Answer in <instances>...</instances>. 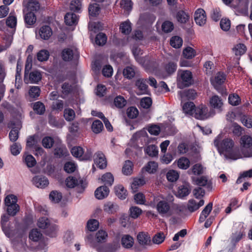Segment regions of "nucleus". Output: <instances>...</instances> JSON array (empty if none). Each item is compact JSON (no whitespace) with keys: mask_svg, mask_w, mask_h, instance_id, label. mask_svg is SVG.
<instances>
[{"mask_svg":"<svg viewBox=\"0 0 252 252\" xmlns=\"http://www.w3.org/2000/svg\"><path fill=\"white\" fill-rule=\"evenodd\" d=\"M32 108L34 112L38 115H43L45 111V107L43 103L37 101L32 104Z\"/></svg>","mask_w":252,"mask_h":252,"instance_id":"obj_37","label":"nucleus"},{"mask_svg":"<svg viewBox=\"0 0 252 252\" xmlns=\"http://www.w3.org/2000/svg\"><path fill=\"white\" fill-rule=\"evenodd\" d=\"M180 94L182 99H194L196 97V93L194 90L189 89L180 92Z\"/></svg>","mask_w":252,"mask_h":252,"instance_id":"obj_32","label":"nucleus"},{"mask_svg":"<svg viewBox=\"0 0 252 252\" xmlns=\"http://www.w3.org/2000/svg\"><path fill=\"white\" fill-rule=\"evenodd\" d=\"M39 33L41 38L47 40L52 35V31L49 26H43L40 28Z\"/></svg>","mask_w":252,"mask_h":252,"instance_id":"obj_25","label":"nucleus"},{"mask_svg":"<svg viewBox=\"0 0 252 252\" xmlns=\"http://www.w3.org/2000/svg\"><path fill=\"white\" fill-rule=\"evenodd\" d=\"M23 158L25 163L28 167H32L36 163L34 158L31 155H25L23 156Z\"/></svg>","mask_w":252,"mask_h":252,"instance_id":"obj_42","label":"nucleus"},{"mask_svg":"<svg viewBox=\"0 0 252 252\" xmlns=\"http://www.w3.org/2000/svg\"><path fill=\"white\" fill-rule=\"evenodd\" d=\"M6 76V70L4 65L0 63V94L3 95L5 86L2 84Z\"/></svg>","mask_w":252,"mask_h":252,"instance_id":"obj_23","label":"nucleus"},{"mask_svg":"<svg viewBox=\"0 0 252 252\" xmlns=\"http://www.w3.org/2000/svg\"><path fill=\"white\" fill-rule=\"evenodd\" d=\"M145 184V181L143 178H135L131 185V188L134 192L136 191L137 188Z\"/></svg>","mask_w":252,"mask_h":252,"instance_id":"obj_45","label":"nucleus"},{"mask_svg":"<svg viewBox=\"0 0 252 252\" xmlns=\"http://www.w3.org/2000/svg\"><path fill=\"white\" fill-rule=\"evenodd\" d=\"M179 177V173L174 170H169L166 174L167 179L170 182L176 181L178 179Z\"/></svg>","mask_w":252,"mask_h":252,"instance_id":"obj_52","label":"nucleus"},{"mask_svg":"<svg viewBox=\"0 0 252 252\" xmlns=\"http://www.w3.org/2000/svg\"><path fill=\"white\" fill-rule=\"evenodd\" d=\"M210 104L212 107L220 110L223 105V102L220 97L215 95L210 98Z\"/></svg>","mask_w":252,"mask_h":252,"instance_id":"obj_27","label":"nucleus"},{"mask_svg":"<svg viewBox=\"0 0 252 252\" xmlns=\"http://www.w3.org/2000/svg\"><path fill=\"white\" fill-rule=\"evenodd\" d=\"M37 225L43 229V232L47 236L54 238L57 236L58 226L51 221H37Z\"/></svg>","mask_w":252,"mask_h":252,"instance_id":"obj_4","label":"nucleus"},{"mask_svg":"<svg viewBox=\"0 0 252 252\" xmlns=\"http://www.w3.org/2000/svg\"><path fill=\"white\" fill-rule=\"evenodd\" d=\"M66 186L70 188H73L75 186L80 187L84 189L86 187V183L83 179L79 178L78 180L75 177H68L65 180Z\"/></svg>","mask_w":252,"mask_h":252,"instance_id":"obj_10","label":"nucleus"},{"mask_svg":"<svg viewBox=\"0 0 252 252\" xmlns=\"http://www.w3.org/2000/svg\"><path fill=\"white\" fill-rule=\"evenodd\" d=\"M41 73L37 70H34L29 73V70L26 68L24 74V81L25 83H37L41 79Z\"/></svg>","mask_w":252,"mask_h":252,"instance_id":"obj_7","label":"nucleus"},{"mask_svg":"<svg viewBox=\"0 0 252 252\" xmlns=\"http://www.w3.org/2000/svg\"><path fill=\"white\" fill-rule=\"evenodd\" d=\"M122 33L125 34H128L131 31V23L129 21L122 23L120 27Z\"/></svg>","mask_w":252,"mask_h":252,"instance_id":"obj_46","label":"nucleus"},{"mask_svg":"<svg viewBox=\"0 0 252 252\" xmlns=\"http://www.w3.org/2000/svg\"><path fill=\"white\" fill-rule=\"evenodd\" d=\"M170 45L175 48H179L182 45V39L178 36H175L172 37L170 39Z\"/></svg>","mask_w":252,"mask_h":252,"instance_id":"obj_53","label":"nucleus"},{"mask_svg":"<svg viewBox=\"0 0 252 252\" xmlns=\"http://www.w3.org/2000/svg\"><path fill=\"white\" fill-rule=\"evenodd\" d=\"M189 160L185 157L180 158L177 162L178 166L179 168L182 169H187L190 165Z\"/></svg>","mask_w":252,"mask_h":252,"instance_id":"obj_40","label":"nucleus"},{"mask_svg":"<svg viewBox=\"0 0 252 252\" xmlns=\"http://www.w3.org/2000/svg\"><path fill=\"white\" fill-rule=\"evenodd\" d=\"M137 240L139 244L143 248L151 245V238L147 232H139L137 236Z\"/></svg>","mask_w":252,"mask_h":252,"instance_id":"obj_15","label":"nucleus"},{"mask_svg":"<svg viewBox=\"0 0 252 252\" xmlns=\"http://www.w3.org/2000/svg\"><path fill=\"white\" fill-rule=\"evenodd\" d=\"M42 233L37 228L32 229L29 233V238L30 240L33 242H38L42 238Z\"/></svg>","mask_w":252,"mask_h":252,"instance_id":"obj_26","label":"nucleus"},{"mask_svg":"<svg viewBox=\"0 0 252 252\" xmlns=\"http://www.w3.org/2000/svg\"><path fill=\"white\" fill-rule=\"evenodd\" d=\"M194 182L198 186L205 187L208 190L212 189V183L208 180L206 177L201 176L196 178L194 180Z\"/></svg>","mask_w":252,"mask_h":252,"instance_id":"obj_20","label":"nucleus"},{"mask_svg":"<svg viewBox=\"0 0 252 252\" xmlns=\"http://www.w3.org/2000/svg\"><path fill=\"white\" fill-rule=\"evenodd\" d=\"M49 198L51 201L55 203L59 202L62 198V194L61 192L56 190L52 191L49 194Z\"/></svg>","mask_w":252,"mask_h":252,"instance_id":"obj_51","label":"nucleus"},{"mask_svg":"<svg viewBox=\"0 0 252 252\" xmlns=\"http://www.w3.org/2000/svg\"><path fill=\"white\" fill-rule=\"evenodd\" d=\"M183 55L186 59H192L196 55L195 51L190 47L186 48L183 52Z\"/></svg>","mask_w":252,"mask_h":252,"instance_id":"obj_47","label":"nucleus"},{"mask_svg":"<svg viewBox=\"0 0 252 252\" xmlns=\"http://www.w3.org/2000/svg\"><path fill=\"white\" fill-rule=\"evenodd\" d=\"M119 209V206L115 203L108 202L104 205V210L108 214H114Z\"/></svg>","mask_w":252,"mask_h":252,"instance_id":"obj_34","label":"nucleus"},{"mask_svg":"<svg viewBox=\"0 0 252 252\" xmlns=\"http://www.w3.org/2000/svg\"><path fill=\"white\" fill-rule=\"evenodd\" d=\"M136 67L134 66H128L123 70V75L127 79H130L135 75Z\"/></svg>","mask_w":252,"mask_h":252,"instance_id":"obj_30","label":"nucleus"},{"mask_svg":"<svg viewBox=\"0 0 252 252\" xmlns=\"http://www.w3.org/2000/svg\"><path fill=\"white\" fill-rule=\"evenodd\" d=\"M222 136L219 134L214 140V145L217 147L218 152L223 154L225 157L234 160L239 158V156L233 150L234 142L230 138H225L221 140Z\"/></svg>","mask_w":252,"mask_h":252,"instance_id":"obj_2","label":"nucleus"},{"mask_svg":"<svg viewBox=\"0 0 252 252\" xmlns=\"http://www.w3.org/2000/svg\"><path fill=\"white\" fill-rule=\"evenodd\" d=\"M103 128L102 122L98 120L94 121L92 125V129L95 133H100Z\"/></svg>","mask_w":252,"mask_h":252,"instance_id":"obj_41","label":"nucleus"},{"mask_svg":"<svg viewBox=\"0 0 252 252\" xmlns=\"http://www.w3.org/2000/svg\"><path fill=\"white\" fill-rule=\"evenodd\" d=\"M177 21L181 23H186L189 19V15L184 11H178L176 15Z\"/></svg>","mask_w":252,"mask_h":252,"instance_id":"obj_43","label":"nucleus"},{"mask_svg":"<svg viewBox=\"0 0 252 252\" xmlns=\"http://www.w3.org/2000/svg\"><path fill=\"white\" fill-rule=\"evenodd\" d=\"M17 198L13 194L8 195L4 199V203L6 206L7 214L1 216L0 220H7L9 216H14L20 210V207L17 204Z\"/></svg>","mask_w":252,"mask_h":252,"instance_id":"obj_3","label":"nucleus"},{"mask_svg":"<svg viewBox=\"0 0 252 252\" xmlns=\"http://www.w3.org/2000/svg\"><path fill=\"white\" fill-rule=\"evenodd\" d=\"M233 50L236 56H241L245 53L246 47L243 44H238L234 48Z\"/></svg>","mask_w":252,"mask_h":252,"instance_id":"obj_62","label":"nucleus"},{"mask_svg":"<svg viewBox=\"0 0 252 252\" xmlns=\"http://www.w3.org/2000/svg\"><path fill=\"white\" fill-rule=\"evenodd\" d=\"M208 109L205 105H200L195 108L194 110V116L195 118L199 120H204L208 118Z\"/></svg>","mask_w":252,"mask_h":252,"instance_id":"obj_12","label":"nucleus"},{"mask_svg":"<svg viewBox=\"0 0 252 252\" xmlns=\"http://www.w3.org/2000/svg\"><path fill=\"white\" fill-rule=\"evenodd\" d=\"M114 103L117 107L122 108L126 105V101L123 96L119 95L115 98Z\"/></svg>","mask_w":252,"mask_h":252,"instance_id":"obj_58","label":"nucleus"},{"mask_svg":"<svg viewBox=\"0 0 252 252\" xmlns=\"http://www.w3.org/2000/svg\"><path fill=\"white\" fill-rule=\"evenodd\" d=\"M195 106L192 102H187L183 106V110L184 112L189 115H193L194 113Z\"/></svg>","mask_w":252,"mask_h":252,"instance_id":"obj_33","label":"nucleus"},{"mask_svg":"<svg viewBox=\"0 0 252 252\" xmlns=\"http://www.w3.org/2000/svg\"><path fill=\"white\" fill-rule=\"evenodd\" d=\"M240 143L243 148L250 149V152L245 155L249 157H252V138L247 135H243L241 138Z\"/></svg>","mask_w":252,"mask_h":252,"instance_id":"obj_16","label":"nucleus"},{"mask_svg":"<svg viewBox=\"0 0 252 252\" xmlns=\"http://www.w3.org/2000/svg\"><path fill=\"white\" fill-rule=\"evenodd\" d=\"M116 195L121 199H125L127 196V190L122 185H118L115 187Z\"/></svg>","mask_w":252,"mask_h":252,"instance_id":"obj_35","label":"nucleus"},{"mask_svg":"<svg viewBox=\"0 0 252 252\" xmlns=\"http://www.w3.org/2000/svg\"><path fill=\"white\" fill-rule=\"evenodd\" d=\"M146 154L151 157H157L158 153V148L155 145H150L144 149Z\"/></svg>","mask_w":252,"mask_h":252,"instance_id":"obj_31","label":"nucleus"},{"mask_svg":"<svg viewBox=\"0 0 252 252\" xmlns=\"http://www.w3.org/2000/svg\"><path fill=\"white\" fill-rule=\"evenodd\" d=\"M245 236L246 233L243 229L232 232L229 238L230 241L229 251L231 252L235 250L237 244L245 237Z\"/></svg>","mask_w":252,"mask_h":252,"instance_id":"obj_6","label":"nucleus"},{"mask_svg":"<svg viewBox=\"0 0 252 252\" xmlns=\"http://www.w3.org/2000/svg\"><path fill=\"white\" fill-rule=\"evenodd\" d=\"M109 189L106 186L98 187L94 192L95 197L98 199H102L108 195Z\"/></svg>","mask_w":252,"mask_h":252,"instance_id":"obj_18","label":"nucleus"},{"mask_svg":"<svg viewBox=\"0 0 252 252\" xmlns=\"http://www.w3.org/2000/svg\"><path fill=\"white\" fill-rule=\"evenodd\" d=\"M157 208L160 214H166L169 211L170 206L167 201L162 200L158 202Z\"/></svg>","mask_w":252,"mask_h":252,"instance_id":"obj_29","label":"nucleus"},{"mask_svg":"<svg viewBox=\"0 0 252 252\" xmlns=\"http://www.w3.org/2000/svg\"><path fill=\"white\" fill-rule=\"evenodd\" d=\"M107 40L106 34L102 32H99L96 35L95 41L97 45L102 46L106 43Z\"/></svg>","mask_w":252,"mask_h":252,"instance_id":"obj_50","label":"nucleus"},{"mask_svg":"<svg viewBox=\"0 0 252 252\" xmlns=\"http://www.w3.org/2000/svg\"><path fill=\"white\" fill-rule=\"evenodd\" d=\"M132 53L135 57V59L141 64H144L145 63V59L139 57V55L142 54V51L141 49L137 47H133L132 48Z\"/></svg>","mask_w":252,"mask_h":252,"instance_id":"obj_44","label":"nucleus"},{"mask_svg":"<svg viewBox=\"0 0 252 252\" xmlns=\"http://www.w3.org/2000/svg\"><path fill=\"white\" fill-rule=\"evenodd\" d=\"M241 99L238 94H231L229 95L228 101L232 105L236 106L239 104Z\"/></svg>","mask_w":252,"mask_h":252,"instance_id":"obj_64","label":"nucleus"},{"mask_svg":"<svg viewBox=\"0 0 252 252\" xmlns=\"http://www.w3.org/2000/svg\"><path fill=\"white\" fill-rule=\"evenodd\" d=\"M49 57V52L47 50H41L37 54V58L40 62L47 61Z\"/></svg>","mask_w":252,"mask_h":252,"instance_id":"obj_60","label":"nucleus"},{"mask_svg":"<svg viewBox=\"0 0 252 252\" xmlns=\"http://www.w3.org/2000/svg\"><path fill=\"white\" fill-rule=\"evenodd\" d=\"M24 20L27 28L33 25L36 21L35 13L33 12H28L24 16Z\"/></svg>","mask_w":252,"mask_h":252,"instance_id":"obj_24","label":"nucleus"},{"mask_svg":"<svg viewBox=\"0 0 252 252\" xmlns=\"http://www.w3.org/2000/svg\"><path fill=\"white\" fill-rule=\"evenodd\" d=\"M190 192L189 186L188 184L183 185L178 187L176 196L180 198L187 196Z\"/></svg>","mask_w":252,"mask_h":252,"instance_id":"obj_19","label":"nucleus"},{"mask_svg":"<svg viewBox=\"0 0 252 252\" xmlns=\"http://www.w3.org/2000/svg\"><path fill=\"white\" fill-rule=\"evenodd\" d=\"M94 162L100 169H104L107 166V161L103 153L100 151L95 153L94 156Z\"/></svg>","mask_w":252,"mask_h":252,"instance_id":"obj_11","label":"nucleus"},{"mask_svg":"<svg viewBox=\"0 0 252 252\" xmlns=\"http://www.w3.org/2000/svg\"><path fill=\"white\" fill-rule=\"evenodd\" d=\"M147 83V80L143 78L138 79L136 81L135 86L138 89V92L137 93L138 95L148 94L149 91Z\"/></svg>","mask_w":252,"mask_h":252,"instance_id":"obj_14","label":"nucleus"},{"mask_svg":"<svg viewBox=\"0 0 252 252\" xmlns=\"http://www.w3.org/2000/svg\"><path fill=\"white\" fill-rule=\"evenodd\" d=\"M79 57V52L75 48H67L62 52V58L65 62L77 60Z\"/></svg>","mask_w":252,"mask_h":252,"instance_id":"obj_8","label":"nucleus"},{"mask_svg":"<svg viewBox=\"0 0 252 252\" xmlns=\"http://www.w3.org/2000/svg\"><path fill=\"white\" fill-rule=\"evenodd\" d=\"M177 60L169 61L165 65L164 68L168 74L173 73L177 69Z\"/></svg>","mask_w":252,"mask_h":252,"instance_id":"obj_36","label":"nucleus"},{"mask_svg":"<svg viewBox=\"0 0 252 252\" xmlns=\"http://www.w3.org/2000/svg\"><path fill=\"white\" fill-rule=\"evenodd\" d=\"M225 79L226 77L223 73L220 72H218L215 76L214 81L213 82L215 89L219 91L220 88V86L224 82Z\"/></svg>","mask_w":252,"mask_h":252,"instance_id":"obj_22","label":"nucleus"},{"mask_svg":"<svg viewBox=\"0 0 252 252\" xmlns=\"http://www.w3.org/2000/svg\"><path fill=\"white\" fill-rule=\"evenodd\" d=\"M40 4L36 0H32L29 1L27 6L28 12H33L35 13L39 10Z\"/></svg>","mask_w":252,"mask_h":252,"instance_id":"obj_38","label":"nucleus"},{"mask_svg":"<svg viewBox=\"0 0 252 252\" xmlns=\"http://www.w3.org/2000/svg\"><path fill=\"white\" fill-rule=\"evenodd\" d=\"M249 0H237L234 2L231 7L241 14H246L248 12Z\"/></svg>","mask_w":252,"mask_h":252,"instance_id":"obj_9","label":"nucleus"},{"mask_svg":"<svg viewBox=\"0 0 252 252\" xmlns=\"http://www.w3.org/2000/svg\"><path fill=\"white\" fill-rule=\"evenodd\" d=\"M194 18L197 25L200 26L204 25L206 22L205 11L201 8L197 9L194 13Z\"/></svg>","mask_w":252,"mask_h":252,"instance_id":"obj_13","label":"nucleus"},{"mask_svg":"<svg viewBox=\"0 0 252 252\" xmlns=\"http://www.w3.org/2000/svg\"><path fill=\"white\" fill-rule=\"evenodd\" d=\"M192 75L188 70L183 71L180 73V77L178 80L177 86L180 89H183L189 86L192 83Z\"/></svg>","mask_w":252,"mask_h":252,"instance_id":"obj_5","label":"nucleus"},{"mask_svg":"<svg viewBox=\"0 0 252 252\" xmlns=\"http://www.w3.org/2000/svg\"><path fill=\"white\" fill-rule=\"evenodd\" d=\"M158 167V163L155 161H149L145 167V170L149 173H154L156 172Z\"/></svg>","mask_w":252,"mask_h":252,"instance_id":"obj_55","label":"nucleus"},{"mask_svg":"<svg viewBox=\"0 0 252 252\" xmlns=\"http://www.w3.org/2000/svg\"><path fill=\"white\" fill-rule=\"evenodd\" d=\"M213 207V203L212 202H210L203 210L202 211L200 218L199 220H203L206 219L207 217L209 215L210 213L211 212Z\"/></svg>","mask_w":252,"mask_h":252,"instance_id":"obj_48","label":"nucleus"},{"mask_svg":"<svg viewBox=\"0 0 252 252\" xmlns=\"http://www.w3.org/2000/svg\"><path fill=\"white\" fill-rule=\"evenodd\" d=\"M32 181L33 184L39 188H44L49 185L48 179L43 176H36L33 178Z\"/></svg>","mask_w":252,"mask_h":252,"instance_id":"obj_17","label":"nucleus"},{"mask_svg":"<svg viewBox=\"0 0 252 252\" xmlns=\"http://www.w3.org/2000/svg\"><path fill=\"white\" fill-rule=\"evenodd\" d=\"M101 180L105 185L112 186L114 182V177L113 175L109 172L104 174L101 178Z\"/></svg>","mask_w":252,"mask_h":252,"instance_id":"obj_49","label":"nucleus"},{"mask_svg":"<svg viewBox=\"0 0 252 252\" xmlns=\"http://www.w3.org/2000/svg\"><path fill=\"white\" fill-rule=\"evenodd\" d=\"M174 210L177 214L183 217L186 215V213L188 212L186 206L181 205H175L174 206Z\"/></svg>","mask_w":252,"mask_h":252,"instance_id":"obj_59","label":"nucleus"},{"mask_svg":"<svg viewBox=\"0 0 252 252\" xmlns=\"http://www.w3.org/2000/svg\"><path fill=\"white\" fill-rule=\"evenodd\" d=\"M165 240V236L163 232H159L156 234L153 237L152 241L156 244H160Z\"/></svg>","mask_w":252,"mask_h":252,"instance_id":"obj_56","label":"nucleus"},{"mask_svg":"<svg viewBox=\"0 0 252 252\" xmlns=\"http://www.w3.org/2000/svg\"><path fill=\"white\" fill-rule=\"evenodd\" d=\"M54 143V139L50 136H46L42 139V144L43 146L46 149L51 148Z\"/></svg>","mask_w":252,"mask_h":252,"instance_id":"obj_57","label":"nucleus"},{"mask_svg":"<svg viewBox=\"0 0 252 252\" xmlns=\"http://www.w3.org/2000/svg\"><path fill=\"white\" fill-rule=\"evenodd\" d=\"M81 8L80 0H72L70 4V9L72 11L79 12Z\"/></svg>","mask_w":252,"mask_h":252,"instance_id":"obj_63","label":"nucleus"},{"mask_svg":"<svg viewBox=\"0 0 252 252\" xmlns=\"http://www.w3.org/2000/svg\"><path fill=\"white\" fill-rule=\"evenodd\" d=\"M78 18L77 15L72 12H68L64 16V22L67 25L72 26L77 24Z\"/></svg>","mask_w":252,"mask_h":252,"instance_id":"obj_21","label":"nucleus"},{"mask_svg":"<svg viewBox=\"0 0 252 252\" xmlns=\"http://www.w3.org/2000/svg\"><path fill=\"white\" fill-rule=\"evenodd\" d=\"M2 231L10 238L13 235L22 237L29 227L30 221H0Z\"/></svg>","mask_w":252,"mask_h":252,"instance_id":"obj_1","label":"nucleus"},{"mask_svg":"<svg viewBox=\"0 0 252 252\" xmlns=\"http://www.w3.org/2000/svg\"><path fill=\"white\" fill-rule=\"evenodd\" d=\"M75 117L74 111L71 108H66L64 110V117L67 121H71Z\"/></svg>","mask_w":252,"mask_h":252,"instance_id":"obj_54","label":"nucleus"},{"mask_svg":"<svg viewBox=\"0 0 252 252\" xmlns=\"http://www.w3.org/2000/svg\"><path fill=\"white\" fill-rule=\"evenodd\" d=\"M121 243L124 248L129 249L134 244L133 238L129 235H125L122 238Z\"/></svg>","mask_w":252,"mask_h":252,"instance_id":"obj_28","label":"nucleus"},{"mask_svg":"<svg viewBox=\"0 0 252 252\" xmlns=\"http://www.w3.org/2000/svg\"><path fill=\"white\" fill-rule=\"evenodd\" d=\"M133 170V163L129 160H126L122 168V172L125 175H130Z\"/></svg>","mask_w":252,"mask_h":252,"instance_id":"obj_39","label":"nucleus"},{"mask_svg":"<svg viewBox=\"0 0 252 252\" xmlns=\"http://www.w3.org/2000/svg\"><path fill=\"white\" fill-rule=\"evenodd\" d=\"M161 28L164 32L168 33L173 30L174 25L172 22L169 21H165L162 23Z\"/></svg>","mask_w":252,"mask_h":252,"instance_id":"obj_61","label":"nucleus"}]
</instances>
